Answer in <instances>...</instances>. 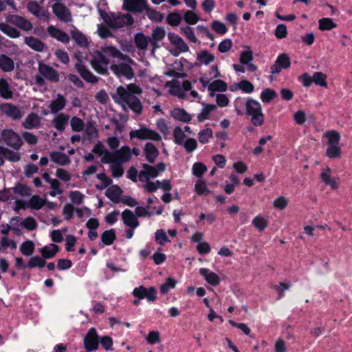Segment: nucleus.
I'll use <instances>...</instances> for the list:
<instances>
[{
	"label": "nucleus",
	"mask_w": 352,
	"mask_h": 352,
	"mask_svg": "<svg viewBox=\"0 0 352 352\" xmlns=\"http://www.w3.org/2000/svg\"><path fill=\"white\" fill-rule=\"evenodd\" d=\"M0 96L6 100L11 99L13 97L12 91L4 78L0 79Z\"/></svg>",
	"instance_id": "obj_38"
},
{
	"label": "nucleus",
	"mask_w": 352,
	"mask_h": 352,
	"mask_svg": "<svg viewBox=\"0 0 352 352\" xmlns=\"http://www.w3.org/2000/svg\"><path fill=\"white\" fill-rule=\"evenodd\" d=\"M291 59L288 54L283 53L278 56L274 64L271 66V73L272 74H278L282 69H287L290 67Z\"/></svg>",
	"instance_id": "obj_12"
},
{
	"label": "nucleus",
	"mask_w": 352,
	"mask_h": 352,
	"mask_svg": "<svg viewBox=\"0 0 352 352\" xmlns=\"http://www.w3.org/2000/svg\"><path fill=\"white\" fill-rule=\"evenodd\" d=\"M155 239L157 244L164 245L166 243L170 242L165 231L163 229H158L155 233Z\"/></svg>",
	"instance_id": "obj_63"
},
{
	"label": "nucleus",
	"mask_w": 352,
	"mask_h": 352,
	"mask_svg": "<svg viewBox=\"0 0 352 352\" xmlns=\"http://www.w3.org/2000/svg\"><path fill=\"white\" fill-rule=\"evenodd\" d=\"M312 80L315 85L323 87H327V82L326 81L327 75L324 73L320 72H314L312 76Z\"/></svg>",
	"instance_id": "obj_49"
},
{
	"label": "nucleus",
	"mask_w": 352,
	"mask_h": 352,
	"mask_svg": "<svg viewBox=\"0 0 352 352\" xmlns=\"http://www.w3.org/2000/svg\"><path fill=\"white\" fill-rule=\"evenodd\" d=\"M109 63V59L101 52L97 50L93 54V58L91 60V65L100 64L107 65Z\"/></svg>",
	"instance_id": "obj_47"
},
{
	"label": "nucleus",
	"mask_w": 352,
	"mask_h": 352,
	"mask_svg": "<svg viewBox=\"0 0 352 352\" xmlns=\"http://www.w3.org/2000/svg\"><path fill=\"white\" fill-rule=\"evenodd\" d=\"M170 116L177 121L189 123L192 120V116L183 108H175L170 111Z\"/></svg>",
	"instance_id": "obj_23"
},
{
	"label": "nucleus",
	"mask_w": 352,
	"mask_h": 352,
	"mask_svg": "<svg viewBox=\"0 0 352 352\" xmlns=\"http://www.w3.org/2000/svg\"><path fill=\"white\" fill-rule=\"evenodd\" d=\"M132 294L139 300L146 298L148 302H154L157 298V291L154 287H150L147 289L144 285H140L135 287Z\"/></svg>",
	"instance_id": "obj_8"
},
{
	"label": "nucleus",
	"mask_w": 352,
	"mask_h": 352,
	"mask_svg": "<svg viewBox=\"0 0 352 352\" xmlns=\"http://www.w3.org/2000/svg\"><path fill=\"white\" fill-rule=\"evenodd\" d=\"M50 157L53 162L60 166H67L71 163L69 157L60 151H51Z\"/></svg>",
	"instance_id": "obj_22"
},
{
	"label": "nucleus",
	"mask_w": 352,
	"mask_h": 352,
	"mask_svg": "<svg viewBox=\"0 0 352 352\" xmlns=\"http://www.w3.org/2000/svg\"><path fill=\"white\" fill-rule=\"evenodd\" d=\"M199 274L204 277L206 281L212 286H217L220 284L219 276L213 272H210L207 268H201Z\"/></svg>",
	"instance_id": "obj_24"
},
{
	"label": "nucleus",
	"mask_w": 352,
	"mask_h": 352,
	"mask_svg": "<svg viewBox=\"0 0 352 352\" xmlns=\"http://www.w3.org/2000/svg\"><path fill=\"white\" fill-rule=\"evenodd\" d=\"M113 156H116V162H128L131 157V152L129 146H124L111 154Z\"/></svg>",
	"instance_id": "obj_26"
},
{
	"label": "nucleus",
	"mask_w": 352,
	"mask_h": 352,
	"mask_svg": "<svg viewBox=\"0 0 352 352\" xmlns=\"http://www.w3.org/2000/svg\"><path fill=\"white\" fill-rule=\"evenodd\" d=\"M331 170L329 167H327L320 174V178L322 182L325 185H329L331 189L335 190L338 188V185L336 181L331 177Z\"/></svg>",
	"instance_id": "obj_31"
},
{
	"label": "nucleus",
	"mask_w": 352,
	"mask_h": 352,
	"mask_svg": "<svg viewBox=\"0 0 352 352\" xmlns=\"http://www.w3.org/2000/svg\"><path fill=\"white\" fill-rule=\"evenodd\" d=\"M227 84L222 80H216L208 86V90L210 91V96L211 97L214 96V91L224 92L227 90Z\"/></svg>",
	"instance_id": "obj_37"
},
{
	"label": "nucleus",
	"mask_w": 352,
	"mask_h": 352,
	"mask_svg": "<svg viewBox=\"0 0 352 352\" xmlns=\"http://www.w3.org/2000/svg\"><path fill=\"white\" fill-rule=\"evenodd\" d=\"M110 69L118 78L124 77L127 80H131L135 76L133 68L125 63L112 64Z\"/></svg>",
	"instance_id": "obj_6"
},
{
	"label": "nucleus",
	"mask_w": 352,
	"mask_h": 352,
	"mask_svg": "<svg viewBox=\"0 0 352 352\" xmlns=\"http://www.w3.org/2000/svg\"><path fill=\"white\" fill-rule=\"evenodd\" d=\"M215 59L214 55L210 53L208 50L200 51L197 56V60L201 65H208Z\"/></svg>",
	"instance_id": "obj_36"
},
{
	"label": "nucleus",
	"mask_w": 352,
	"mask_h": 352,
	"mask_svg": "<svg viewBox=\"0 0 352 352\" xmlns=\"http://www.w3.org/2000/svg\"><path fill=\"white\" fill-rule=\"evenodd\" d=\"M212 29L217 34L223 35L228 32V28L221 21L215 20L211 24Z\"/></svg>",
	"instance_id": "obj_58"
},
{
	"label": "nucleus",
	"mask_w": 352,
	"mask_h": 352,
	"mask_svg": "<svg viewBox=\"0 0 352 352\" xmlns=\"http://www.w3.org/2000/svg\"><path fill=\"white\" fill-rule=\"evenodd\" d=\"M27 8L31 14L37 17H40L43 14H41V7L35 1H30L27 5Z\"/></svg>",
	"instance_id": "obj_62"
},
{
	"label": "nucleus",
	"mask_w": 352,
	"mask_h": 352,
	"mask_svg": "<svg viewBox=\"0 0 352 352\" xmlns=\"http://www.w3.org/2000/svg\"><path fill=\"white\" fill-rule=\"evenodd\" d=\"M292 284L290 281L280 282L278 285H273V289L278 293L277 300H280L285 296L284 291L288 290Z\"/></svg>",
	"instance_id": "obj_43"
},
{
	"label": "nucleus",
	"mask_w": 352,
	"mask_h": 352,
	"mask_svg": "<svg viewBox=\"0 0 352 352\" xmlns=\"http://www.w3.org/2000/svg\"><path fill=\"white\" fill-rule=\"evenodd\" d=\"M85 133L90 140L96 138L98 136V131L95 126L94 122L91 121L87 122Z\"/></svg>",
	"instance_id": "obj_55"
},
{
	"label": "nucleus",
	"mask_w": 352,
	"mask_h": 352,
	"mask_svg": "<svg viewBox=\"0 0 352 352\" xmlns=\"http://www.w3.org/2000/svg\"><path fill=\"white\" fill-rule=\"evenodd\" d=\"M252 224L255 227L258 231H263L265 228H266L268 226L267 221L262 217L256 216L252 220Z\"/></svg>",
	"instance_id": "obj_61"
},
{
	"label": "nucleus",
	"mask_w": 352,
	"mask_h": 352,
	"mask_svg": "<svg viewBox=\"0 0 352 352\" xmlns=\"http://www.w3.org/2000/svg\"><path fill=\"white\" fill-rule=\"evenodd\" d=\"M173 135L174 137V142L177 145L182 146L184 142L186 141V135L179 126H175Z\"/></svg>",
	"instance_id": "obj_44"
},
{
	"label": "nucleus",
	"mask_w": 352,
	"mask_h": 352,
	"mask_svg": "<svg viewBox=\"0 0 352 352\" xmlns=\"http://www.w3.org/2000/svg\"><path fill=\"white\" fill-rule=\"evenodd\" d=\"M148 128L141 127L137 130H132L129 133L130 138H138L140 140H147Z\"/></svg>",
	"instance_id": "obj_54"
},
{
	"label": "nucleus",
	"mask_w": 352,
	"mask_h": 352,
	"mask_svg": "<svg viewBox=\"0 0 352 352\" xmlns=\"http://www.w3.org/2000/svg\"><path fill=\"white\" fill-rule=\"evenodd\" d=\"M75 69L80 76L87 82L96 83L98 81V78L94 75L85 65L80 63H76L75 64Z\"/></svg>",
	"instance_id": "obj_15"
},
{
	"label": "nucleus",
	"mask_w": 352,
	"mask_h": 352,
	"mask_svg": "<svg viewBox=\"0 0 352 352\" xmlns=\"http://www.w3.org/2000/svg\"><path fill=\"white\" fill-rule=\"evenodd\" d=\"M52 12L60 21L64 23H68L72 21L71 12L63 3L56 2L54 3Z\"/></svg>",
	"instance_id": "obj_10"
},
{
	"label": "nucleus",
	"mask_w": 352,
	"mask_h": 352,
	"mask_svg": "<svg viewBox=\"0 0 352 352\" xmlns=\"http://www.w3.org/2000/svg\"><path fill=\"white\" fill-rule=\"evenodd\" d=\"M168 38L170 43L182 52H186L189 50V47L184 42L183 38L174 32L168 34Z\"/></svg>",
	"instance_id": "obj_18"
},
{
	"label": "nucleus",
	"mask_w": 352,
	"mask_h": 352,
	"mask_svg": "<svg viewBox=\"0 0 352 352\" xmlns=\"http://www.w3.org/2000/svg\"><path fill=\"white\" fill-rule=\"evenodd\" d=\"M70 125L72 131L76 132L81 131L85 127V123L83 120L77 116H74L71 119Z\"/></svg>",
	"instance_id": "obj_59"
},
{
	"label": "nucleus",
	"mask_w": 352,
	"mask_h": 352,
	"mask_svg": "<svg viewBox=\"0 0 352 352\" xmlns=\"http://www.w3.org/2000/svg\"><path fill=\"white\" fill-rule=\"evenodd\" d=\"M5 152L4 157L11 162H16L21 160L19 153L14 152L6 147H0Z\"/></svg>",
	"instance_id": "obj_53"
},
{
	"label": "nucleus",
	"mask_w": 352,
	"mask_h": 352,
	"mask_svg": "<svg viewBox=\"0 0 352 352\" xmlns=\"http://www.w3.org/2000/svg\"><path fill=\"white\" fill-rule=\"evenodd\" d=\"M0 111L7 117L12 120H20L23 116V111L17 106L12 103H3L0 104Z\"/></svg>",
	"instance_id": "obj_11"
},
{
	"label": "nucleus",
	"mask_w": 352,
	"mask_h": 352,
	"mask_svg": "<svg viewBox=\"0 0 352 352\" xmlns=\"http://www.w3.org/2000/svg\"><path fill=\"white\" fill-rule=\"evenodd\" d=\"M0 31L11 38H17L21 36V32L15 28L10 25L8 23H0Z\"/></svg>",
	"instance_id": "obj_27"
},
{
	"label": "nucleus",
	"mask_w": 352,
	"mask_h": 352,
	"mask_svg": "<svg viewBox=\"0 0 352 352\" xmlns=\"http://www.w3.org/2000/svg\"><path fill=\"white\" fill-rule=\"evenodd\" d=\"M176 283L177 281L174 278L168 277L166 282L161 285L160 288V292L162 294H167L170 289H173L175 287Z\"/></svg>",
	"instance_id": "obj_57"
},
{
	"label": "nucleus",
	"mask_w": 352,
	"mask_h": 352,
	"mask_svg": "<svg viewBox=\"0 0 352 352\" xmlns=\"http://www.w3.org/2000/svg\"><path fill=\"white\" fill-rule=\"evenodd\" d=\"M234 107L237 115H244L247 107V98L237 97L234 101Z\"/></svg>",
	"instance_id": "obj_39"
},
{
	"label": "nucleus",
	"mask_w": 352,
	"mask_h": 352,
	"mask_svg": "<svg viewBox=\"0 0 352 352\" xmlns=\"http://www.w3.org/2000/svg\"><path fill=\"white\" fill-rule=\"evenodd\" d=\"M45 264V260L43 257L34 256L29 259L27 266L30 269L35 267L42 268Z\"/></svg>",
	"instance_id": "obj_48"
},
{
	"label": "nucleus",
	"mask_w": 352,
	"mask_h": 352,
	"mask_svg": "<svg viewBox=\"0 0 352 352\" xmlns=\"http://www.w3.org/2000/svg\"><path fill=\"white\" fill-rule=\"evenodd\" d=\"M70 34L72 39L75 41L78 45H79L81 47H87L88 46L89 43L87 38L78 30L75 28L74 30L71 31Z\"/></svg>",
	"instance_id": "obj_33"
},
{
	"label": "nucleus",
	"mask_w": 352,
	"mask_h": 352,
	"mask_svg": "<svg viewBox=\"0 0 352 352\" xmlns=\"http://www.w3.org/2000/svg\"><path fill=\"white\" fill-rule=\"evenodd\" d=\"M67 104V100L65 96L58 94L56 98L50 104L49 108L52 113L55 114L63 110Z\"/></svg>",
	"instance_id": "obj_19"
},
{
	"label": "nucleus",
	"mask_w": 352,
	"mask_h": 352,
	"mask_svg": "<svg viewBox=\"0 0 352 352\" xmlns=\"http://www.w3.org/2000/svg\"><path fill=\"white\" fill-rule=\"evenodd\" d=\"M69 119V117L68 115L61 113L56 116V117L53 120L52 122L54 124V127L58 131L63 132L65 129Z\"/></svg>",
	"instance_id": "obj_30"
},
{
	"label": "nucleus",
	"mask_w": 352,
	"mask_h": 352,
	"mask_svg": "<svg viewBox=\"0 0 352 352\" xmlns=\"http://www.w3.org/2000/svg\"><path fill=\"white\" fill-rule=\"evenodd\" d=\"M211 138H212V130L210 128L203 129L198 133V140L202 144L208 143Z\"/></svg>",
	"instance_id": "obj_56"
},
{
	"label": "nucleus",
	"mask_w": 352,
	"mask_h": 352,
	"mask_svg": "<svg viewBox=\"0 0 352 352\" xmlns=\"http://www.w3.org/2000/svg\"><path fill=\"white\" fill-rule=\"evenodd\" d=\"M325 136L328 139L327 145H338L340 141L341 136L340 133L336 130L327 131L325 133Z\"/></svg>",
	"instance_id": "obj_46"
},
{
	"label": "nucleus",
	"mask_w": 352,
	"mask_h": 352,
	"mask_svg": "<svg viewBox=\"0 0 352 352\" xmlns=\"http://www.w3.org/2000/svg\"><path fill=\"white\" fill-rule=\"evenodd\" d=\"M24 43L34 51L41 52L44 50L45 44L41 40L33 36H26Z\"/></svg>",
	"instance_id": "obj_29"
},
{
	"label": "nucleus",
	"mask_w": 352,
	"mask_h": 352,
	"mask_svg": "<svg viewBox=\"0 0 352 352\" xmlns=\"http://www.w3.org/2000/svg\"><path fill=\"white\" fill-rule=\"evenodd\" d=\"M22 126L26 129H38L41 126V118L36 113L32 112L28 115Z\"/></svg>",
	"instance_id": "obj_20"
},
{
	"label": "nucleus",
	"mask_w": 352,
	"mask_h": 352,
	"mask_svg": "<svg viewBox=\"0 0 352 352\" xmlns=\"http://www.w3.org/2000/svg\"><path fill=\"white\" fill-rule=\"evenodd\" d=\"M150 41V36L145 35L142 32H137L134 36V43L135 46L141 50L147 49Z\"/></svg>",
	"instance_id": "obj_28"
},
{
	"label": "nucleus",
	"mask_w": 352,
	"mask_h": 352,
	"mask_svg": "<svg viewBox=\"0 0 352 352\" xmlns=\"http://www.w3.org/2000/svg\"><path fill=\"white\" fill-rule=\"evenodd\" d=\"M35 246L31 240H26L20 246V251L24 256H29L34 253Z\"/></svg>",
	"instance_id": "obj_42"
},
{
	"label": "nucleus",
	"mask_w": 352,
	"mask_h": 352,
	"mask_svg": "<svg viewBox=\"0 0 352 352\" xmlns=\"http://www.w3.org/2000/svg\"><path fill=\"white\" fill-rule=\"evenodd\" d=\"M7 23H10L21 30L30 31L33 28L32 23L22 16L17 14H9L6 17Z\"/></svg>",
	"instance_id": "obj_9"
},
{
	"label": "nucleus",
	"mask_w": 352,
	"mask_h": 352,
	"mask_svg": "<svg viewBox=\"0 0 352 352\" xmlns=\"http://www.w3.org/2000/svg\"><path fill=\"white\" fill-rule=\"evenodd\" d=\"M245 114L251 117V123L254 126H260L264 123L265 117L262 111L261 104L250 97L247 98Z\"/></svg>",
	"instance_id": "obj_2"
},
{
	"label": "nucleus",
	"mask_w": 352,
	"mask_h": 352,
	"mask_svg": "<svg viewBox=\"0 0 352 352\" xmlns=\"http://www.w3.org/2000/svg\"><path fill=\"white\" fill-rule=\"evenodd\" d=\"M217 109V106L214 104H204L201 112L197 116L199 122L209 119V116L212 111Z\"/></svg>",
	"instance_id": "obj_34"
},
{
	"label": "nucleus",
	"mask_w": 352,
	"mask_h": 352,
	"mask_svg": "<svg viewBox=\"0 0 352 352\" xmlns=\"http://www.w3.org/2000/svg\"><path fill=\"white\" fill-rule=\"evenodd\" d=\"M341 148L338 145H327L326 155L330 159L340 158L341 156Z\"/></svg>",
	"instance_id": "obj_50"
},
{
	"label": "nucleus",
	"mask_w": 352,
	"mask_h": 352,
	"mask_svg": "<svg viewBox=\"0 0 352 352\" xmlns=\"http://www.w3.org/2000/svg\"><path fill=\"white\" fill-rule=\"evenodd\" d=\"M109 18L110 20V27L115 30L122 28L125 25H131L134 23L133 16L129 14H117L111 12Z\"/></svg>",
	"instance_id": "obj_4"
},
{
	"label": "nucleus",
	"mask_w": 352,
	"mask_h": 352,
	"mask_svg": "<svg viewBox=\"0 0 352 352\" xmlns=\"http://www.w3.org/2000/svg\"><path fill=\"white\" fill-rule=\"evenodd\" d=\"M147 16L152 21L160 23L164 18V14L155 10V9L146 8V10Z\"/></svg>",
	"instance_id": "obj_52"
},
{
	"label": "nucleus",
	"mask_w": 352,
	"mask_h": 352,
	"mask_svg": "<svg viewBox=\"0 0 352 352\" xmlns=\"http://www.w3.org/2000/svg\"><path fill=\"white\" fill-rule=\"evenodd\" d=\"M192 174L198 178H201L207 170L206 166L202 162H195L192 166Z\"/></svg>",
	"instance_id": "obj_64"
},
{
	"label": "nucleus",
	"mask_w": 352,
	"mask_h": 352,
	"mask_svg": "<svg viewBox=\"0 0 352 352\" xmlns=\"http://www.w3.org/2000/svg\"><path fill=\"white\" fill-rule=\"evenodd\" d=\"M3 142L9 147L19 150L23 144L21 136L11 129H5L1 131Z\"/></svg>",
	"instance_id": "obj_3"
},
{
	"label": "nucleus",
	"mask_w": 352,
	"mask_h": 352,
	"mask_svg": "<svg viewBox=\"0 0 352 352\" xmlns=\"http://www.w3.org/2000/svg\"><path fill=\"white\" fill-rule=\"evenodd\" d=\"M276 96V91L270 88H266L261 93L260 98L264 103H270Z\"/></svg>",
	"instance_id": "obj_40"
},
{
	"label": "nucleus",
	"mask_w": 352,
	"mask_h": 352,
	"mask_svg": "<svg viewBox=\"0 0 352 352\" xmlns=\"http://www.w3.org/2000/svg\"><path fill=\"white\" fill-rule=\"evenodd\" d=\"M122 218L124 224L130 228L135 229L139 226L140 223L137 218V215L134 214L129 209H125L122 212Z\"/></svg>",
	"instance_id": "obj_16"
},
{
	"label": "nucleus",
	"mask_w": 352,
	"mask_h": 352,
	"mask_svg": "<svg viewBox=\"0 0 352 352\" xmlns=\"http://www.w3.org/2000/svg\"><path fill=\"white\" fill-rule=\"evenodd\" d=\"M122 194V190L118 185H111L105 192V196L113 201L118 204L120 201V195Z\"/></svg>",
	"instance_id": "obj_25"
},
{
	"label": "nucleus",
	"mask_w": 352,
	"mask_h": 352,
	"mask_svg": "<svg viewBox=\"0 0 352 352\" xmlns=\"http://www.w3.org/2000/svg\"><path fill=\"white\" fill-rule=\"evenodd\" d=\"M99 346V336L94 327L91 328L84 338V347L87 352L96 351Z\"/></svg>",
	"instance_id": "obj_7"
},
{
	"label": "nucleus",
	"mask_w": 352,
	"mask_h": 352,
	"mask_svg": "<svg viewBox=\"0 0 352 352\" xmlns=\"http://www.w3.org/2000/svg\"><path fill=\"white\" fill-rule=\"evenodd\" d=\"M101 241L104 245H111L116 239V230L111 228L104 231L100 236Z\"/></svg>",
	"instance_id": "obj_32"
},
{
	"label": "nucleus",
	"mask_w": 352,
	"mask_h": 352,
	"mask_svg": "<svg viewBox=\"0 0 352 352\" xmlns=\"http://www.w3.org/2000/svg\"><path fill=\"white\" fill-rule=\"evenodd\" d=\"M319 29L322 31L331 30L337 27L336 23L331 18H322L318 21Z\"/></svg>",
	"instance_id": "obj_45"
},
{
	"label": "nucleus",
	"mask_w": 352,
	"mask_h": 352,
	"mask_svg": "<svg viewBox=\"0 0 352 352\" xmlns=\"http://www.w3.org/2000/svg\"><path fill=\"white\" fill-rule=\"evenodd\" d=\"M236 85L239 89L246 94H251L254 90V85L248 80H242L239 83L236 84Z\"/></svg>",
	"instance_id": "obj_60"
},
{
	"label": "nucleus",
	"mask_w": 352,
	"mask_h": 352,
	"mask_svg": "<svg viewBox=\"0 0 352 352\" xmlns=\"http://www.w3.org/2000/svg\"><path fill=\"white\" fill-rule=\"evenodd\" d=\"M129 107L137 114H141L142 112V104L140 100L135 96H134L131 100L127 103Z\"/></svg>",
	"instance_id": "obj_51"
},
{
	"label": "nucleus",
	"mask_w": 352,
	"mask_h": 352,
	"mask_svg": "<svg viewBox=\"0 0 352 352\" xmlns=\"http://www.w3.org/2000/svg\"><path fill=\"white\" fill-rule=\"evenodd\" d=\"M34 80L37 85L43 87L46 85L45 80L54 83L59 82L60 75L52 66L38 62V73L34 76Z\"/></svg>",
	"instance_id": "obj_1"
},
{
	"label": "nucleus",
	"mask_w": 352,
	"mask_h": 352,
	"mask_svg": "<svg viewBox=\"0 0 352 352\" xmlns=\"http://www.w3.org/2000/svg\"><path fill=\"white\" fill-rule=\"evenodd\" d=\"M47 31L50 36L56 38L57 41L63 43H68L70 41V38L67 33L58 28H56L54 25H49L47 28Z\"/></svg>",
	"instance_id": "obj_17"
},
{
	"label": "nucleus",
	"mask_w": 352,
	"mask_h": 352,
	"mask_svg": "<svg viewBox=\"0 0 352 352\" xmlns=\"http://www.w3.org/2000/svg\"><path fill=\"white\" fill-rule=\"evenodd\" d=\"M23 203V209L30 208L32 210H39L41 209L46 203V199H42L39 195H34L32 196L29 201H16V203Z\"/></svg>",
	"instance_id": "obj_14"
},
{
	"label": "nucleus",
	"mask_w": 352,
	"mask_h": 352,
	"mask_svg": "<svg viewBox=\"0 0 352 352\" xmlns=\"http://www.w3.org/2000/svg\"><path fill=\"white\" fill-rule=\"evenodd\" d=\"M15 194L23 197H29L31 195V188L25 184L17 182L13 188Z\"/></svg>",
	"instance_id": "obj_41"
},
{
	"label": "nucleus",
	"mask_w": 352,
	"mask_h": 352,
	"mask_svg": "<svg viewBox=\"0 0 352 352\" xmlns=\"http://www.w3.org/2000/svg\"><path fill=\"white\" fill-rule=\"evenodd\" d=\"M137 89H139L138 91L129 89V88H125L124 87L120 85L117 87L116 92L111 94V97L117 103H120V101L121 100L127 104L129 100H131V98L135 94H140L141 92V89L139 87H137Z\"/></svg>",
	"instance_id": "obj_5"
},
{
	"label": "nucleus",
	"mask_w": 352,
	"mask_h": 352,
	"mask_svg": "<svg viewBox=\"0 0 352 352\" xmlns=\"http://www.w3.org/2000/svg\"><path fill=\"white\" fill-rule=\"evenodd\" d=\"M124 10L133 13H141L147 8L146 0H124Z\"/></svg>",
	"instance_id": "obj_13"
},
{
	"label": "nucleus",
	"mask_w": 352,
	"mask_h": 352,
	"mask_svg": "<svg viewBox=\"0 0 352 352\" xmlns=\"http://www.w3.org/2000/svg\"><path fill=\"white\" fill-rule=\"evenodd\" d=\"M144 153L146 160L153 164L159 155V151L152 142H146L144 145Z\"/></svg>",
	"instance_id": "obj_21"
},
{
	"label": "nucleus",
	"mask_w": 352,
	"mask_h": 352,
	"mask_svg": "<svg viewBox=\"0 0 352 352\" xmlns=\"http://www.w3.org/2000/svg\"><path fill=\"white\" fill-rule=\"evenodd\" d=\"M13 60L6 54L0 55V68L5 72H10L14 69Z\"/></svg>",
	"instance_id": "obj_35"
}]
</instances>
